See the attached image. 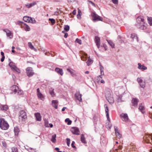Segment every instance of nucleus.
Segmentation results:
<instances>
[{
    "label": "nucleus",
    "instance_id": "473e14b6",
    "mask_svg": "<svg viewBox=\"0 0 152 152\" xmlns=\"http://www.w3.org/2000/svg\"><path fill=\"white\" fill-rule=\"evenodd\" d=\"M67 70L70 73L72 76H75V74L73 72L71 71L69 68L67 69Z\"/></svg>",
    "mask_w": 152,
    "mask_h": 152
},
{
    "label": "nucleus",
    "instance_id": "f03ea898",
    "mask_svg": "<svg viewBox=\"0 0 152 152\" xmlns=\"http://www.w3.org/2000/svg\"><path fill=\"white\" fill-rule=\"evenodd\" d=\"M9 125L4 118L0 119V128L2 130H6L8 129Z\"/></svg>",
    "mask_w": 152,
    "mask_h": 152
},
{
    "label": "nucleus",
    "instance_id": "5701e85b",
    "mask_svg": "<svg viewBox=\"0 0 152 152\" xmlns=\"http://www.w3.org/2000/svg\"><path fill=\"white\" fill-rule=\"evenodd\" d=\"M80 140L81 142L84 144H86L87 142L86 140V139L83 134H82L81 135Z\"/></svg>",
    "mask_w": 152,
    "mask_h": 152
},
{
    "label": "nucleus",
    "instance_id": "13d9d810",
    "mask_svg": "<svg viewBox=\"0 0 152 152\" xmlns=\"http://www.w3.org/2000/svg\"><path fill=\"white\" fill-rule=\"evenodd\" d=\"M130 149H132V151H135V147L134 145H132L130 147Z\"/></svg>",
    "mask_w": 152,
    "mask_h": 152
},
{
    "label": "nucleus",
    "instance_id": "f8f14e48",
    "mask_svg": "<svg viewBox=\"0 0 152 152\" xmlns=\"http://www.w3.org/2000/svg\"><path fill=\"white\" fill-rule=\"evenodd\" d=\"M37 2L38 1H35L30 3H28L27 4H25V6L28 8H30L36 5Z\"/></svg>",
    "mask_w": 152,
    "mask_h": 152
},
{
    "label": "nucleus",
    "instance_id": "4d7b16f0",
    "mask_svg": "<svg viewBox=\"0 0 152 152\" xmlns=\"http://www.w3.org/2000/svg\"><path fill=\"white\" fill-rule=\"evenodd\" d=\"M77 18L78 19H80L81 18V15L79 12L78 13L77 15Z\"/></svg>",
    "mask_w": 152,
    "mask_h": 152
},
{
    "label": "nucleus",
    "instance_id": "4c0bfd02",
    "mask_svg": "<svg viewBox=\"0 0 152 152\" xmlns=\"http://www.w3.org/2000/svg\"><path fill=\"white\" fill-rule=\"evenodd\" d=\"M49 20L51 22L52 25H54L56 23L55 20L53 18H49Z\"/></svg>",
    "mask_w": 152,
    "mask_h": 152
},
{
    "label": "nucleus",
    "instance_id": "58836bf2",
    "mask_svg": "<svg viewBox=\"0 0 152 152\" xmlns=\"http://www.w3.org/2000/svg\"><path fill=\"white\" fill-rule=\"evenodd\" d=\"M137 81L138 83L140 84V86H141V83L143 82V80L141 78H138L137 79ZM143 83H145L144 82Z\"/></svg>",
    "mask_w": 152,
    "mask_h": 152
},
{
    "label": "nucleus",
    "instance_id": "ea45409f",
    "mask_svg": "<svg viewBox=\"0 0 152 152\" xmlns=\"http://www.w3.org/2000/svg\"><path fill=\"white\" fill-rule=\"evenodd\" d=\"M11 150V152H18V148L15 147H12Z\"/></svg>",
    "mask_w": 152,
    "mask_h": 152
},
{
    "label": "nucleus",
    "instance_id": "c9c22d12",
    "mask_svg": "<svg viewBox=\"0 0 152 152\" xmlns=\"http://www.w3.org/2000/svg\"><path fill=\"white\" fill-rule=\"evenodd\" d=\"M56 134H55L52 136L51 140L53 143H55L56 142Z\"/></svg>",
    "mask_w": 152,
    "mask_h": 152
},
{
    "label": "nucleus",
    "instance_id": "cd10ccee",
    "mask_svg": "<svg viewBox=\"0 0 152 152\" xmlns=\"http://www.w3.org/2000/svg\"><path fill=\"white\" fill-rule=\"evenodd\" d=\"M131 38L132 39H134V38H136L137 41H138V37L137 35L134 33L132 34L131 36Z\"/></svg>",
    "mask_w": 152,
    "mask_h": 152
},
{
    "label": "nucleus",
    "instance_id": "e433bc0d",
    "mask_svg": "<svg viewBox=\"0 0 152 152\" xmlns=\"http://www.w3.org/2000/svg\"><path fill=\"white\" fill-rule=\"evenodd\" d=\"M114 128L115 134H119V133H120L118 127L116 126H115Z\"/></svg>",
    "mask_w": 152,
    "mask_h": 152
},
{
    "label": "nucleus",
    "instance_id": "8fccbe9b",
    "mask_svg": "<svg viewBox=\"0 0 152 152\" xmlns=\"http://www.w3.org/2000/svg\"><path fill=\"white\" fill-rule=\"evenodd\" d=\"M28 45L30 48L33 49L34 48V46L32 45L31 42H29L28 43Z\"/></svg>",
    "mask_w": 152,
    "mask_h": 152
},
{
    "label": "nucleus",
    "instance_id": "6e6d98bb",
    "mask_svg": "<svg viewBox=\"0 0 152 152\" xmlns=\"http://www.w3.org/2000/svg\"><path fill=\"white\" fill-rule=\"evenodd\" d=\"M117 137H118L119 139L121 138L122 137V135L120 133L119 134H116Z\"/></svg>",
    "mask_w": 152,
    "mask_h": 152
},
{
    "label": "nucleus",
    "instance_id": "c85d7f7f",
    "mask_svg": "<svg viewBox=\"0 0 152 152\" xmlns=\"http://www.w3.org/2000/svg\"><path fill=\"white\" fill-rule=\"evenodd\" d=\"M53 66V64L52 63H48L47 64L46 67L47 68L50 69H51Z\"/></svg>",
    "mask_w": 152,
    "mask_h": 152
},
{
    "label": "nucleus",
    "instance_id": "680f3d73",
    "mask_svg": "<svg viewBox=\"0 0 152 152\" xmlns=\"http://www.w3.org/2000/svg\"><path fill=\"white\" fill-rule=\"evenodd\" d=\"M122 96L121 95L119 96L118 97V101H121Z\"/></svg>",
    "mask_w": 152,
    "mask_h": 152
},
{
    "label": "nucleus",
    "instance_id": "b1692460",
    "mask_svg": "<svg viewBox=\"0 0 152 152\" xmlns=\"http://www.w3.org/2000/svg\"><path fill=\"white\" fill-rule=\"evenodd\" d=\"M17 86H12L10 87V89L12 90L15 93H16L17 92L18 90L17 89Z\"/></svg>",
    "mask_w": 152,
    "mask_h": 152
},
{
    "label": "nucleus",
    "instance_id": "412c9836",
    "mask_svg": "<svg viewBox=\"0 0 152 152\" xmlns=\"http://www.w3.org/2000/svg\"><path fill=\"white\" fill-rule=\"evenodd\" d=\"M14 131L15 133V136H18L19 132L20 131L19 129L17 126H16L14 127Z\"/></svg>",
    "mask_w": 152,
    "mask_h": 152
},
{
    "label": "nucleus",
    "instance_id": "0e129e2a",
    "mask_svg": "<svg viewBox=\"0 0 152 152\" xmlns=\"http://www.w3.org/2000/svg\"><path fill=\"white\" fill-rule=\"evenodd\" d=\"M75 1V0H68V2L69 3H72Z\"/></svg>",
    "mask_w": 152,
    "mask_h": 152
},
{
    "label": "nucleus",
    "instance_id": "9d476101",
    "mask_svg": "<svg viewBox=\"0 0 152 152\" xmlns=\"http://www.w3.org/2000/svg\"><path fill=\"white\" fill-rule=\"evenodd\" d=\"M75 96L76 99L80 102H81L82 101V95L80 94L79 91L76 92L75 94Z\"/></svg>",
    "mask_w": 152,
    "mask_h": 152
},
{
    "label": "nucleus",
    "instance_id": "a878e982",
    "mask_svg": "<svg viewBox=\"0 0 152 152\" xmlns=\"http://www.w3.org/2000/svg\"><path fill=\"white\" fill-rule=\"evenodd\" d=\"M37 96L38 98L41 100L44 101L45 99V96L41 93L37 94Z\"/></svg>",
    "mask_w": 152,
    "mask_h": 152
},
{
    "label": "nucleus",
    "instance_id": "c756f323",
    "mask_svg": "<svg viewBox=\"0 0 152 152\" xmlns=\"http://www.w3.org/2000/svg\"><path fill=\"white\" fill-rule=\"evenodd\" d=\"M30 17L28 16H24L23 17V20L27 22H29V19Z\"/></svg>",
    "mask_w": 152,
    "mask_h": 152
},
{
    "label": "nucleus",
    "instance_id": "2eb2a0df",
    "mask_svg": "<svg viewBox=\"0 0 152 152\" xmlns=\"http://www.w3.org/2000/svg\"><path fill=\"white\" fill-rule=\"evenodd\" d=\"M105 111L106 116L107 118V120L109 121V122H110V120L109 117V113H108L109 109H108V108L107 106H106L105 107Z\"/></svg>",
    "mask_w": 152,
    "mask_h": 152
},
{
    "label": "nucleus",
    "instance_id": "6e6552de",
    "mask_svg": "<svg viewBox=\"0 0 152 152\" xmlns=\"http://www.w3.org/2000/svg\"><path fill=\"white\" fill-rule=\"evenodd\" d=\"M70 130L73 134L77 135L80 134L79 129L76 127H72Z\"/></svg>",
    "mask_w": 152,
    "mask_h": 152
},
{
    "label": "nucleus",
    "instance_id": "9b49d317",
    "mask_svg": "<svg viewBox=\"0 0 152 152\" xmlns=\"http://www.w3.org/2000/svg\"><path fill=\"white\" fill-rule=\"evenodd\" d=\"M95 42L98 48H99L100 46V38L99 37L95 36L94 39Z\"/></svg>",
    "mask_w": 152,
    "mask_h": 152
},
{
    "label": "nucleus",
    "instance_id": "3c124183",
    "mask_svg": "<svg viewBox=\"0 0 152 152\" xmlns=\"http://www.w3.org/2000/svg\"><path fill=\"white\" fill-rule=\"evenodd\" d=\"M75 143V142L74 141H73L72 142V144H71V146L72 147L74 148L75 149H77V148L75 145H74V144Z\"/></svg>",
    "mask_w": 152,
    "mask_h": 152
},
{
    "label": "nucleus",
    "instance_id": "39448f33",
    "mask_svg": "<svg viewBox=\"0 0 152 152\" xmlns=\"http://www.w3.org/2000/svg\"><path fill=\"white\" fill-rule=\"evenodd\" d=\"M91 16L94 21H102V18L97 15L95 12H91Z\"/></svg>",
    "mask_w": 152,
    "mask_h": 152
},
{
    "label": "nucleus",
    "instance_id": "69168bd1",
    "mask_svg": "<svg viewBox=\"0 0 152 152\" xmlns=\"http://www.w3.org/2000/svg\"><path fill=\"white\" fill-rule=\"evenodd\" d=\"M68 36V34L67 33H65V34H64V37L65 38H67V37Z\"/></svg>",
    "mask_w": 152,
    "mask_h": 152
},
{
    "label": "nucleus",
    "instance_id": "2f4dec72",
    "mask_svg": "<svg viewBox=\"0 0 152 152\" xmlns=\"http://www.w3.org/2000/svg\"><path fill=\"white\" fill-rule=\"evenodd\" d=\"M12 70L14 71L15 72H17L18 73H20L21 72L20 69L17 66L14 68Z\"/></svg>",
    "mask_w": 152,
    "mask_h": 152
},
{
    "label": "nucleus",
    "instance_id": "37998d69",
    "mask_svg": "<svg viewBox=\"0 0 152 152\" xmlns=\"http://www.w3.org/2000/svg\"><path fill=\"white\" fill-rule=\"evenodd\" d=\"M29 20V23H34L36 22V20L34 19H33L32 18L30 17Z\"/></svg>",
    "mask_w": 152,
    "mask_h": 152
},
{
    "label": "nucleus",
    "instance_id": "774afa93",
    "mask_svg": "<svg viewBox=\"0 0 152 152\" xmlns=\"http://www.w3.org/2000/svg\"><path fill=\"white\" fill-rule=\"evenodd\" d=\"M76 11L75 10H73L72 12V13L74 15H75V14H76Z\"/></svg>",
    "mask_w": 152,
    "mask_h": 152
},
{
    "label": "nucleus",
    "instance_id": "79ce46f5",
    "mask_svg": "<svg viewBox=\"0 0 152 152\" xmlns=\"http://www.w3.org/2000/svg\"><path fill=\"white\" fill-rule=\"evenodd\" d=\"M65 121L67 123V124L68 125H70L72 123L71 121L68 118H66L65 120Z\"/></svg>",
    "mask_w": 152,
    "mask_h": 152
},
{
    "label": "nucleus",
    "instance_id": "de8ad7c7",
    "mask_svg": "<svg viewBox=\"0 0 152 152\" xmlns=\"http://www.w3.org/2000/svg\"><path fill=\"white\" fill-rule=\"evenodd\" d=\"M75 41L80 45H81L82 44L81 40L78 39V38H77L76 39Z\"/></svg>",
    "mask_w": 152,
    "mask_h": 152
},
{
    "label": "nucleus",
    "instance_id": "7ed1b4c3",
    "mask_svg": "<svg viewBox=\"0 0 152 152\" xmlns=\"http://www.w3.org/2000/svg\"><path fill=\"white\" fill-rule=\"evenodd\" d=\"M18 119L19 122L24 121L27 119V114L24 110H22L20 111Z\"/></svg>",
    "mask_w": 152,
    "mask_h": 152
},
{
    "label": "nucleus",
    "instance_id": "c03bdc74",
    "mask_svg": "<svg viewBox=\"0 0 152 152\" xmlns=\"http://www.w3.org/2000/svg\"><path fill=\"white\" fill-rule=\"evenodd\" d=\"M50 93L52 97H54L55 96V94L54 91V89L52 91H50Z\"/></svg>",
    "mask_w": 152,
    "mask_h": 152
},
{
    "label": "nucleus",
    "instance_id": "f704fd0d",
    "mask_svg": "<svg viewBox=\"0 0 152 152\" xmlns=\"http://www.w3.org/2000/svg\"><path fill=\"white\" fill-rule=\"evenodd\" d=\"M148 23L150 26H152V18L151 17H148Z\"/></svg>",
    "mask_w": 152,
    "mask_h": 152
},
{
    "label": "nucleus",
    "instance_id": "6ab92c4d",
    "mask_svg": "<svg viewBox=\"0 0 152 152\" xmlns=\"http://www.w3.org/2000/svg\"><path fill=\"white\" fill-rule=\"evenodd\" d=\"M8 109V107L7 105L1 104L0 109L2 110L7 111Z\"/></svg>",
    "mask_w": 152,
    "mask_h": 152
},
{
    "label": "nucleus",
    "instance_id": "052dcab7",
    "mask_svg": "<svg viewBox=\"0 0 152 152\" xmlns=\"http://www.w3.org/2000/svg\"><path fill=\"white\" fill-rule=\"evenodd\" d=\"M88 1L91 3L93 6L95 7V4L92 1L89 0H88Z\"/></svg>",
    "mask_w": 152,
    "mask_h": 152
},
{
    "label": "nucleus",
    "instance_id": "1a4fd4ad",
    "mask_svg": "<svg viewBox=\"0 0 152 152\" xmlns=\"http://www.w3.org/2000/svg\"><path fill=\"white\" fill-rule=\"evenodd\" d=\"M120 117L123 121H128L129 118L127 114L122 113L120 114Z\"/></svg>",
    "mask_w": 152,
    "mask_h": 152
},
{
    "label": "nucleus",
    "instance_id": "f3484780",
    "mask_svg": "<svg viewBox=\"0 0 152 152\" xmlns=\"http://www.w3.org/2000/svg\"><path fill=\"white\" fill-rule=\"evenodd\" d=\"M139 102V100L137 98H133L132 100V103L133 105L134 106H137Z\"/></svg>",
    "mask_w": 152,
    "mask_h": 152
},
{
    "label": "nucleus",
    "instance_id": "49530a36",
    "mask_svg": "<svg viewBox=\"0 0 152 152\" xmlns=\"http://www.w3.org/2000/svg\"><path fill=\"white\" fill-rule=\"evenodd\" d=\"M66 141L67 145L68 146H69L70 143V140L69 138H66Z\"/></svg>",
    "mask_w": 152,
    "mask_h": 152
},
{
    "label": "nucleus",
    "instance_id": "f257e3e1",
    "mask_svg": "<svg viewBox=\"0 0 152 152\" xmlns=\"http://www.w3.org/2000/svg\"><path fill=\"white\" fill-rule=\"evenodd\" d=\"M137 23L135 26L137 27L141 30L145 29L147 28V23L145 22L144 18L142 16H139L136 18Z\"/></svg>",
    "mask_w": 152,
    "mask_h": 152
},
{
    "label": "nucleus",
    "instance_id": "dca6fc26",
    "mask_svg": "<svg viewBox=\"0 0 152 152\" xmlns=\"http://www.w3.org/2000/svg\"><path fill=\"white\" fill-rule=\"evenodd\" d=\"M55 71L58 73L60 74L61 75H62L63 74V70L61 69H60L58 67L55 68Z\"/></svg>",
    "mask_w": 152,
    "mask_h": 152
},
{
    "label": "nucleus",
    "instance_id": "a211bd4d",
    "mask_svg": "<svg viewBox=\"0 0 152 152\" xmlns=\"http://www.w3.org/2000/svg\"><path fill=\"white\" fill-rule=\"evenodd\" d=\"M35 115L37 121H41V116L39 113H35Z\"/></svg>",
    "mask_w": 152,
    "mask_h": 152
},
{
    "label": "nucleus",
    "instance_id": "5fc2aeb1",
    "mask_svg": "<svg viewBox=\"0 0 152 152\" xmlns=\"http://www.w3.org/2000/svg\"><path fill=\"white\" fill-rule=\"evenodd\" d=\"M112 126V125L110 124H108V125H106V127L109 129H110Z\"/></svg>",
    "mask_w": 152,
    "mask_h": 152
},
{
    "label": "nucleus",
    "instance_id": "7c9ffc66",
    "mask_svg": "<svg viewBox=\"0 0 152 152\" xmlns=\"http://www.w3.org/2000/svg\"><path fill=\"white\" fill-rule=\"evenodd\" d=\"M93 63V61L90 58H88V60L86 62V63L87 64V65L88 66H90V65Z\"/></svg>",
    "mask_w": 152,
    "mask_h": 152
},
{
    "label": "nucleus",
    "instance_id": "864d4df0",
    "mask_svg": "<svg viewBox=\"0 0 152 152\" xmlns=\"http://www.w3.org/2000/svg\"><path fill=\"white\" fill-rule=\"evenodd\" d=\"M112 1L113 4H118V0H112Z\"/></svg>",
    "mask_w": 152,
    "mask_h": 152
},
{
    "label": "nucleus",
    "instance_id": "72a5a7b5",
    "mask_svg": "<svg viewBox=\"0 0 152 152\" xmlns=\"http://www.w3.org/2000/svg\"><path fill=\"white\" fill-rule=\"evenodd\" d=\"M108 44L111 46L112 48H114L115 45L113 42L111 40H107Z\"/></svg>",
    "mask_w": 152,
    "mask_h": 152
},
{
    "label": "nucleus",
    "instance_id": "09e8293b",
    "mask_svg": "<svg viewBox=\"0 0 152 152\" xmlns=\"http://www.w3.org/2000/svg\"><path fill=\"white\" fill-rule=\"evenodd\" d=\"M2 143L3 146L5 148L7 147V144L6 142L4 141H3L2 142Z\"/></svg>",
    "mask_w": 152,
    "mask_h": 152
},
{
    "label": "nucleus",
    "instance_id": "338daca9",
    "mask_svg": "<svg viewBox=\"0 0 152 152\" xmlns=\"http://www.w3.org/2000/svg\"><path fill=\"white\" fill-rule=\"evenodd\" d=\"M37 94H39V93H41L40 92V90L39 88H38L37 89Z\"/></svg>",
    "mask_w": 152,
    "mask_h": 152
},
{
    "label": "nucleus",
    "instance_id": "4be33fe9",
    "mask_svg": "<svg viewBox=\"0 0 152 152\" xmlns=\"http://www.w3.org/2000/svg\"><path fill=\"white\" fill-rule=\"evenodd\" d=\"M138 109L143 114L144 113H145V108L144 107L142 106V104L141 103L140 104Z\"/></svg>",
    "mask_w": 152,
    "mask_h": 152
},
{
    "label": "nucleus",
    "instance_id": "0eeeda50",
    "mask_svg": "<svg viewBox=\"0 0 152 152\" xmlns=\"http://www.w3.org/2000/svg\"><path fill=\"white\" fill-rule=\"evenodd\" d=\"M143 139L146 143H151L152 142V134L145 135Z\"/></svg>",
    "mask_w": 152,
    "mask_h": 152
},
{
    "label": "nucleus",
    "instance_id": "a18cd8bd",
    "mask_svg": "<svg viewBox=\"0 0 152 152\" xmlns=\"http://www.w3.org/2000/svg\"><path fill=\"white\" fill-rule=\"evenodd\" d=\"M17 88L18 89V94L19 95H20L21 94H22L23 93V91L21 90H19V88L18 87V86H17Z\"/></svg>",
    "mask_w": 152,
    "mask_h": 152
},
{
    "label": "nucleus",
    "instance_id": "603ef678",
    "mask_svg": "<svg viewBox=\"0 0 152 152\" xmlns=\"http://www.w3.org/2000/svg\"><path fill=\"white\" fill-rule=\"evenodd\" d=\"M24 22L20 21H18L17 22V24L20 25L21 26V27H22L23 26V23H24Z\"/></svg>",
    "mask_w": 152,
    "mask_h": 152
},
{
    "label": "nucleus",
    "instance_id": "e2e57ef3",
    "mask_svg": "<svg viewBox=\"0 0 152 152\" xmlns=\"http://www.w3.org/2000/svg\"><path fill=\"white\" fill-rule=\"evenodd\" d=\"M5 57L4 56H2V58L1 59V62H3L4 61L5 59Z\"/></svg>",
    "mask_w": 152,
    "mask_h": 152
},
{
    "label": "nucleus",
    "instance_id": "ddd939ff",
    "mask_svg": "<svg viewBox=\"0 0 152 152\" xmlns=\"http://www.w3.org/2000/svg\"><path fill=\"white\" fill-rule=\"evenodd\" d=\"M58 102L57 100H53L52 101V104L53 107L56 109L58 108Z\"/></svg>",
    "mask_w": 152,
    "mask_h": 152
},
{
    "label": "nucleus",
    "instance_id": "bf43d9fd",
    "mask_svg": "<svg viewBox=\"0 0 152 152\" xmlns=\"http://www.w3.org/2000/svg\"><path fill=\"white\" fill-rule=\"evenodd\" d=\"M100 74L102 75H104V69H100Z\"/></svg>",
    "mask_w": 152,
    "mask_h": 152
},
{
    "label": "nucleus",
    "instance_id": "aec40b11",
    "mask_svg": "<svg viewBox=\"0 0 152 152\" xmlns=\"http://www.w3.org/2000/svg\"><path fill=\"white\" fill-rule=\"evenodd\" d=\"M22 27L24 28L25 30L27 31H29L30 30L29 26L25 23H23V26Z\"/></svg>",
    "mask_w": 152,
    "mask_h": 152
},
{
    "label": "nucleus",
    "instance_id": "bb28decb",
    "mask_svg": "<svg viewBox=\"0 0 152 152\" xmlns=\"http://www.w3.org/2000/svg\"><path fill=\"white\" fill-rule=\"evenodd\" d=\"M7 35L10 39L12 38L13 37V34L10 30L7 31Z\"/></svg>",
    "mask_w": 152,
    "mask_h": 152
},
{
    "label": "nucleus",
    "instance_id": "393cba45",
    "mask_svg": "<svg viewBox=\"0 0 152 152\" xmlns=\"http://www.w3.org/2000/svg\"><path fill=\"white\" fill-rule=\"evenodd\" d=\"M9 65L12 70L16 67V66L14 64L13 62L12 61H10L9 63Z\"/></svg>",
    "mask_w": 152,
    "mask_h": 152
},
{
    "label": "nucleus",
    "instance_id": "4468645a",
    "mask_svg": "<svg viewBox=\"0 0 152 152\" xmlns=\"http://www.w3.org/2000/svg\"><path fill=\"white\" fill-rule=\"evenodd\" d=\"M138 69L141 70L142 71H143L145 70H146L147 69V67L145 66L144 65H141V64L140 63H138Z\"/></svg>",
    "mask_w": 152,
    "mask_h": 152
},
{
    "label": "nucleus",
    "instance_id": "423d86ee",
    "mask_svg": "<svg viewBox=\"0 0 152 152\" xmlns=\"http://www.w3.org/2000/svg\"><path fill=\"white\" fill-rule=\"evenodd\" d=\"M26 75L28 77H32L34 74V70L31 67H27L26 69Z\"/></svg>",
    "mask_w": 152,
    "mask_h": 152
},
{
    "label": "nucleus",
    "instance_id": "20e7f679",
    "mask_svg": "<svg viewBox=\"0 0 152 152\" xmlns=\"http://www.w3.org/2000/svg\"><path fill=\"white\" fill-rule=\"evenodd\" d=\"M106 98L110 103H113L114 102V99L113 95L110 91H105Z\"/></svg>",
    "mask_w": 152,
    "mask_h": 152
},
{
    "label": "nucleus",
    "instance_id": "a19ab883",
    "mask_svg": "<svg viewBox=\"0 0 152 152\" xmlns=\"http://www.w3.org/2000/svg\"><path fill=\"white\" fill-rule=\"evenodd\" d=\"M64 29L65 31L67 32L69 30V26L68 25H65Z\"/></svg>",
    "mask_w": 152,
    "mask_h": 152
}]
</instances>
